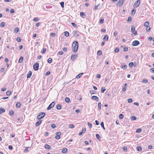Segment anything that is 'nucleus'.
Listing matches in <instances>:
<instances>
[{
  "mask_svg": "<svg viewBox=\"0 0 154 154\" xmlns=\"http://www.w3.org/2000/svg\"><path fill=\"white\" fill-rule=\"evenodd\" d=\"M140 44L139 42L135 40L133 41L132 44V45L134 46H136Z\"/></svg>",
  "mask_w": 154,
  "mask_h": 154,
  "instance_id": "39448f33",
  "label": "nucleus"
},
{
  "mask_svg": "<svg viewBox=\"0 0 154 154\" xmlns=\"http://www.w3.org/2000/svg\"><path fill=\"white\" fill-rule=\"evenodd\" d=\"M52 61V59L51 58H49L48 60V62L49 63H51Z\"/></svg>",
  "mask_w": 154,
  "mask_h": 154,
  "instance_id": "72a5a7b5",
  "label": "nucleus"
},
{
  "mask_svg": "<svg viewBox=\"0 0 154 154\" xmlns=\"http://www.w3.org/2000/svg\"><path fill=\"white\" fill-rule=\"evenodd\" d=\"M8 148L9 149L11 150H12L13 148L12 146L11 145L9 146H8Z\"/></svg>",
  "mask_w": 154,
  "mask_h": 154,
  "instance_id": "69168bd1",
  "label": "nucleus"
},
{
  "mask_svg": "<svg viewBox=\"0 0 154 154\" xmlns=\"http://www.w3.org/2000/svg\"><path fill=\"white\" fill-rule=\"evenodd\" d=\"M58 54L59 55H62L63 54V52L62 51H60L58 52Z\"/></svg>",
  "mask_w": 154,
  "mask_h": 154,
  "instance_id": "e2e57ef3",
  "label": "nucleus"
},
{
  "mask_svg": "<svg viewBox=\"0 0 154 154\" xmlns=\"http://www.w3.org/2000/svg\"><path fill=\"white\" fill-rule=\"evenodd\" d=\"M32 74V72L31 71H29L27 74V78H30Z\"/></svg>",
  "mask_w": 154,
  "mask_h": 154,
  "instance_id": "ddd939ff",
  "label": "nucleus"
},
{
  "mask_svg": "<svg viewBox=\"0 0 154 154\" xmlns=\"http://www.w3.org/2000/svg\"><path fill=\"white\" fill-rule=\"evenodd\" d=\"M123 50L124 51H127L128 50V48L127 47H125L124 48Z\"/></svg>",
  "mask_w": 154,
  "mask_h": 154,
  "instance_id": "864d4df0",
  "label": "nucleus"
},
{
  "mask_svg": "<svg viewBox=\"0 0 154 154\" xmlns=\"http://www.w3.org/2000/svg\"><path fill=\"white\" fill-rule=\"evenodd\" d=\"M5 23L4 22H2L0 25V27H3L5 25Z\"/></svg>",
  "mask_w": 154,
  "mask_h": 154,
  "instance_id": "cd10ccee",
  "label": "nucleus"
},
{
  "mask_svg": "<svg viewBox=\"0 0 154 154\" xmlns=\"http://www.w3.org/2000/svg\"><path fill=\"white\" fill-rule=\"evenodd\" d=\"M115 52H118L119 51V49L118 47H116L115 49Z\"/></svg>",
  "mask_w": 154,
  "mask_h": 154,
  "instance_id": "c85d7f7f",
  "label": "nucleus"
},
{
  "mask_svg": "<svg viewBox=\"0 0 154 154\" xmlns=\"http://www.w3.org/2000/svg\"><path fill=\"white\" fill-rule=\"evenodd\" d=\"M38 67L39 63H35L33 65V68L35 71H37L38 69Z\"/></svg>",
  "mask_w": 154,
  "mask_h": 154,
  "instance_id": "20e7f679",
  "label": "nucleus"
},
{
  "mask_svg": "<svg viewBox=\"0 0 154 154\" xmlns=\"http://www.w3.org/2000/svg\"><path fill=\"white\" fill-rule=\"evenodd\" d=\"M126 86H127V84H125L124 86H123L122 89V91H123L124 92L126 90Z\"/></svg>",
  "mask_w": 154,
  "mask_h": 154,
  "instance_id": "2eb2a0df",
  "label": "nucleus"
},
{
  "mask_svg": "<svg viewBox=\"0 0 154 154\" xmlns=\"http://www.w3.org/2000/svg\"><path fill=\"white\" fill-rule=\"evenodd\" d=\"M42 122V120H39V121L36 122L35 123V126L37 127L38 126L41 124Z\"/></svg>",
  "mask_w": 154,
  "mask_h": 154,
  "instance_id": "f8f14e48",
  "label": "nucleus"
},
{
  "mask_svg": "<svg viewBox=\"0 0 154 154\" xmlns=\"http://www.w3.org/2000/svg\"><path fill=\"white\" fill-rule=\"evenodd\" d=\"M100 125H101V126L103 128L104 130H105V127H104L103 122H101V123L100 124Z\"/></svg>",
  "mask_w": 154,
  "mask_h": 154,
  "instance_id": "c756f323",
  "label": "nucleus"
},
{
  "mask_svg": "<svg viewBox=\"0 0 154 154\" xmlns=\"http://www.w3.org/2000/svg\"><path fill=\"white\" fill-rule=\"evenodd\" d=\"M142 82L143 83H147L148 82V80L146 79H144L142 81Z\"/></svg>",
  "mask_w": 154,
  "mask_h": 154,
  "instance_id": "a878e982",
  "label": "nucleus"
},
{
  "mask_svg": "<svg viewBox=\"0 0 154 154\" xmlns=\"http://www.w3.org/2000/svg\"><path fill=\"white\" fill-rule=\"evenodd\" d=\"M137 149L138 151H141L142 150V148L140 146H138L137 147Z\"/></svg>",
  "mask_w": 154,
  "mask_h": 154,
  "instance_id": "a18cd8bd",
  "label": "nucleus"
},
{
  "mask_svg": "<svg viewBox=\"0 0 154 154\" xmlns=\"http://www.w3.org/2000/svg\"><path fill=\"white\" fill-rule=\"evenodd\" d=\"M83 74V73H81L78 75L76 76V79H79L81 77V76H82V75Z\"/></svg>",
  "mask_w": 154,
  "mask_h": 154,
  "instance_id": "4468645a",
  "label": "nucleus"
},
{
  "mask_svg": "<svg viewBox=\"0 0 154 154\" xmlns=\"http://www.w3.org/2000/svg\"><path fill=\"white\" fill-rule=\"evenodd\" d=\"M23 57H21L19 60L18 62L19 63H21L23 61Z\"/></svg>",
  "mask_w": 154,
  "mask_h": 154,
  "instance_id": "aec40b11",
  "label": "nucleus"
},
{
  "mask_svg": "<svg viewBox=\"0 0 154 154\" xmlns=\"http://www.w3.org/2000/svg\"><path fill=\"white\" fill-rule=\"evenodd\" d=\"M106 90V89H103V87L101 88V92L102 93H103L105 92Z\"/></svg>",
  "mask_w": 154,
  "mask_h": 154,
  "instance_id": "ea45409f",
  "label": "nucleus"
},
{
  "mask_svg": "<svg viewBox=\"0 0 154 154\" xmlns=\"http://www.w3.org/2000/svg\"><path fill=\"white\" fill-rule=\"evenodd\" d=\"M96 137L97 138V139L100 140V135L99 134H96Z\"/></svg>",
  "mask_w": 154,
  "mask_h": 154,
  "instance_id": "4c0bfd02",
  "label": "nucleus"
},
{
  "mask_svg": "<svg viewBox=\"0 0 154 154\" xmlns=\"http://www.w3.org/2000/svg\"><path fill=\"white\" fill-rule=\"evenodd\" d=\"M19 28L18 27H17L16 28H15V29H14V31L16 32H18L19 31Z\"/></svg>",
  "mask_w": 154,
  "mask_h": 154,
  "instance_id": "c9c22d12",
  "label": "nucleus"
},
{
  "mask_svg": "<svg viewBox=\"0 0 154 154\" xmlns=\"http://www.w3.org/2000/svg\"><path fill=\"white\" fill-rule=\"evenodd\" d=\"M79 44L78 42L74 41L72 44V51L74 52H76L78 48Z\"/></svg>",
  "mask_w": 154,
  "mask_h": 154,
  "instance_id": "f257e3e1",
  "label": "nucleus"
},
{
  "mask_svg": "<svg viewBox=\"0 0 154 154\" xmlns=\"http://www.w3.org/2000/svg\"><path fill=\"white\" fill-rule=\"evenodd\" d=\"M132 101V100L131 98H129L128 100V102L129 103H131Z\"/></svg>",
  "mask_w": 154,
  "mask_h": 154,
  "instance_id": "13d9d810",
  "label": "nucleus"
},
{
  "mask_svg": "<svg viewBox=\"0 0 154 154\" xmlns=\"http://www.w3.org/2000/svg\"><path fill=\"white\" fill-rule=\"evenodd\" d=\"M131 19H132V18L131 17H129L127 21L128 22H130L131 21Z\"/></svg>",
  "mask_w": 154,
  "mask_h": 154,
  "instance_id": "c03bdc74",
  "label": "nucleus"
},
{
  "mask_svg": "<svg viewBox=\"0 0 154 154\" xmlns=\"http://www.w3.org/2000/svg\"><path fill=\"white\" fill-rule=\"evenodd\" d=\"M91 99L94 100H95L97 101H98L99 100V98L98 97L95 96H92L91 97Z\"/></svg>",
  "mask_w": 154,
  "mask_h": 154,
  "instance_id": "9d476101",
  "label": "nucleus"
},
{
  "mask_svg": "<svg viewBox=\"0 0 154 154\" xmlns=\"http://www.w3.org/2000/svg\"><path fill=\"white\" fill-rule=\"evenodd\" d=\"M123 114H121L119 115V118L120 119H122L123 118Z\"/></svg>",
  "mask_w": 154,
  "mask_h": 154,
  "instance_id": "a19ab883",
  "label": "nucleus"
},
{
  "mask_svg": "<svg viewBox=\"0 0 154 154\" xmlns=\"http://www.w3.org/2000/svg\"><path fill=\"white\" fill-rule=\"evenodd\" d=\"M88 126L90 128H91L92 127V124H90L89 122L88 123Z\"/></svg>",
  "mask_w": 154,
  "mask_h": 154,
  "instance_id": "680f3d73",
  "label": "nucleus"
},
{
  "mask_svg": "<svg viewBox=\"0 0 154 154\" xmlns=\"http://www.w3.org/2000/svg\"><path fill=\"white\" fill-rule=\"evenodd\" d=\"M46 49L45 48H43L42 51H41V53L42 54H45L46 51Z\"/></svg>",
  "mask_w": 154,
  "mask_h": 154,
  "instance_id": "bb28decb",
  "label": "nucleus"
},
{
  "mask_svg": "<svg viewBox=\"0 0 154 154\" xmlns=\"http://www.w3.org/2000/svg\"><path fill=\"white\" fill-rule=\"evenodd\" d=\"M51 126L52 128H54L56 127V125H55L54 124H52Z\"/></svg>",
  "mask_w": 154,
  "mask_h": 154,
  "instance_id": "774afa93",
  "label": "nucleus"
},
{
  "mask_svg": "<svg viewBox=\"0 0 154 154\" xmlns=\"http://www.w3.org/2000/svg\"><path fill=\"white\" fill-rule=\"evenodd\" d=\"M104 19L103 17H101L100 19V23H103L104 22Z\"/></svg>",
  "mask_w": 154,
  "mask_h": 154,
  "instance_id": "b1692460",
  "label": "nucleus"
},
{
  "mask_svg": "<svg viewBox=\"0 0 154 154\" xmlns=\"http://www.w3.org/2000/svg\"><path fill=\"white\" fill-rule=\"evenodd\" d=\"M65 35L66 36L68 37L69 36V33L67 31H65L64 32Z\"/></svg>",
  "mask_w": 154,
  "mask_h": 154,
  "instance_id": "5701e85b",
  "label": "nucleus"
},
{
  "mask_svg": "<svg viewBox=\"0 0 154 154\" xmlns=\"http://www.w3.org/2000/svg\"><path fill=\"white\" fill-rule=\"evenodd\" d=\"M131 119L132 120H134L136 119V117L135 116H131Z\"/></svg>",
  "mask_w": 154,
  "mask_h": 154,
  "instance_id": "58836bf2",
  "label": "nucleus"
},
{
  "mask_svg": "<svg viewBox=\"0 0 154 154\" xmlns=\"http://www.w3.org/2000/svg\"><path fill=\"white\" fill-rule=\"evenodd\" d=\"M45 113L44 112H41L39 113L37 116V118L40 120L43 118L45 115Z\"/></svg>",
  "mask_w": 154,
  "mask_h": 154,
  "instance_id": "f03ea898",
  "label": "nucleus"
},
{
  "mask_svg": "<svg viewBox=\"0 0 154 154\" xmlns=\"http://www.w3.org/2000/svg\"><path fill=\"white\" fill-rule=\"evenodd\" d=\"M17 40L19 42H20L21 41V39L20 37H17Z\"/></svg>",
  "mask_w": 154,
  "mask_h": 154,
  "instance_id": "8fccbe9b",
  "label": "nucleus"
},
{
  "mask_svg": "<svg viewBox=\"0 0 154 154\" xmlns=\"http://www.w3.org/2000/svg\"><path fill=\"white\" fill-rule=\"evenodd\" d=\"M118 34L117 32L116 31H115L113 33V35L115 36H116Z\"/></svg>",
  "mask_w": 154,
  "mask_h": 154,
  "instance_id": "3c124183",
  "label": "nucleus"
},
{
  "mask_svg": "<svg viewBox=\"0 0 154 154\" xmlns=\"http://www.w3.org/2000/svg\"><path fill=\"white\" fill-rule=\"evenodd\" d=\"M55 104V102L54 101L53 102L51 103L48 107L47 110H50L52 108L54 107Z\"/></svg>",
  "mask_w": 154,
  "mask_h": 154,
  "instance_id": "7ed1b4c3",
  "label": "nucleus"
},
{
  "mask_svg": "<svg viewBox=\"0 0 154 154\" xmlns=\"http://www.w3.org/2000/svg\"><path fill=\"white\" fill-rule=\"evenodd\" d=\"M45 147L46 149H50L51 148L50 146L48 144H45Z\"/></svg>",
  "mask_w": 154,
  "mask_h": 154,
  "instance_id": "412c9836",
  "label": "nucleus"
},
{
  "mask_svg": "<svg viewBox=\"0 0 154 154\" xmlns=\"http://www.w3.org/2000/svg\"><path fill=\"white\" fill-rule=\"evenodd\" d=\"M106 39V41H108V36L107 35H106L103 38V40H105Z\"/></svg>",
  "mask_w": 154,
  "mask_h": 154,
  "instance_id": "dca6fc26",
  "label": "nucleus"
},
{
  "mask_svg": "<svg viewBox=\"0 0 154 154\" xmlns=\"http://www.w3.org/2000/svg\"><path fill=\"white\" fill-rule=\"evenodd\" d=\"M34 21H37L38 20V18L37 17H35L33 19Z\"/></svg>",
  "mask_w": 154,
  "mask_h": 154,
  "instance_id": "4d7b16f0",
  "label": "nucleus"
},
{
  "mask_svg": "<svg viewBox=\"0 0 154 154\" xmlns=\"http://www.w3.org/2000/svg\"><path fill=\"white\" fill-rule=\"evenodd\" d=\"M97 54L99 55H101L102 54V52L101 51H98L97 52Z\"/></svg>",
  "mask_w": 154,
  "mask_h": 154,
  "instance_id": "5fc2aeb1",
  "label": "nucleus"
},
{
  "mask_svg": "<svg viewBox=\"0 0 154 154\" xmlns=\"http://www.w3.org/2000/svg\"><path fill=\"white\" fill-rule=\"evenodd\" d=\"M72 34L74 36H75L76 37H78L79 35V34L78 33V32L77 31H73L72 33Z\"/></svg>",
  "mask_w": 154,
  "mask_h": 154,
  "instance_id": "6e6552de",
  "label": "nucleus"
},
{
  "mask_svg": "<svg viewBox=\"0 0 154 154\" xmlns=\"http://www.w3.org/2000/svg\"><path fill=\"white\" fill-rule=\"evenodd\" d=\"M55 138L56 139H57V140H58V139H60V136H58V135H57L55 137Z\"/></svg>",
  "mask_w": 154,
  "mask_h": 154,
  "instance_id": "052dcab7",
  "label": "nucleus"
},
{
  "mask_svg": "<svg viewBox=\"0 0 154 154\" xmlns=\"http://www.w3.org/2000/svg\"><path fill=\"white\" fill-rule=\"evenodd\" d=\"M1 112L2 113L5 112V110L3 108L0 109Z\"/></svg>",
  "mask_w": 154,
  "mask_h": 154,
  "instance_id": "49530a36",
  "label": "nucleus"
},
{
  "mask_svg": "<svg viewBox=\"0 0 154 154\" xmlns=\"http://www.w3.org/2000/svg\"><path fill=\"white\" fill-rule=\"evenodd\" d=\"M86 131V129L85 128H84L82 129V132L83 133H84Z\"/></svg>",
  "mask_w": 154,
  "mask_h": 154,
  "instance_id": "0e129e2a",
  "label": "nucleus"
},
{
  "mask_svg": "<svg viewBox=\"0 0 154 154\" xmlns=\"http://www.w3.org/2000/svg\"><path fill=\"white\" fill-rule=\"evenodd\" d=\"M90 92L91 94H94L95 93V91L93 90H91L90 91Z\"/></svg>",
  "mask_w": 154,
  "mask_h": 154,
  "instance_id": "f704fd0d",
  "label": "nucleus"
},
{
  "mask_svg": "<svg viewBox=\"0 0 154 154\" xmlns=\"http://www.w3.org/2000/svg\"><path fill=\"white\" fill-rule=\"evenodd\" d=\"M140 0H137L134 4V8H137L140 4Z\"/></svg>",
  "mask_w": 154,
  "mask_h": 154,
  "instance_id": "0eeeda50",
  "label": "nucleus"
},
{
  "mask_svg": "<svg viewBox=\"0 0 154 154\" xmlns=\"http://www.w3.org/2000/svg\"><path fill=\"white\" fill-rule=\"evenodd\" d=\"M69 127L70 128H73L74 127V125H73L70 124L69 125Z\"/></svg>",
  "mask_w": 154,
  "mask_h": 154,
  "instance_id": "338daca9",
  "label": "nucleus"
},
{
  "mask_svg": "<svg viewBox=\"0 0 154 154\" xmlns=\"http://www.w3.org/2000/svg\"><path fill=\"white\" fill-rule=\"evenodd\" d=\"M101 103L100 102H99L98 103V108H99L100 109L101 107Z\"/></svg>",
  "mask_w": 154,
  "mask_h": 154,
  "instance_id": "09e8293b",
  "label": "nucleus"
},
{
  "mask_svg": "<svg viewBox=\"0 0 154 154\" xmlns=\"http://www.w3.org/2000/svg\"><path fill=\"white\" fill-rule=\"evenodd\" d=\"M131 32L133 34L135 35H137V31H135V27L134 26H132L131 28Z\"/></svg>",
  "mask_w": 154,
  "mask_h": 154,
  "instance_id": "423d86ee",
  "label": "nucleus"
},
{
  "mask_svg": "<svg viewBox=\"0 0 154 154\" xmlns=\"http://www.w3.org/2000/svg\"><path fill=\"white\" fill-rule=\"evenodd\" d=\"M60 4L61 5V6L62 8H63L64 7V2H61L60 3Z\"/></svg>",
  "mask_w": 154,
  "mask_h": 154,
  "instance_id": "79ce46f5",
  "label": "nucleus"
},
{
  "mask_svg": "<svg viewBox=\"0 0 154 154\" xmlns=\"http://www.w3.org/2000/svg\"><path fill=\"white\" fill-rule=\"evenodd\" d=\"M65 101L66 102L69 103L70 102V99L69 97H66L65 99Z\"/></svg>",
  "mask_w": 154,
  "mask_h": 154,
  "instance_id": "6ab92c4d",
  "label": "nucleus"
},
{
  "mask_svg": "<svg viewBox=\"0 0 154 154\" xmlns=\"http://www.w3.org/2000/svg\"><path fill=\"white\" fill-rule=\"evenodd\" d=\"M149 22H145V23H144V25L145 26H148L149 24Z\"/></svg>",
  "mask_w": 154,
  "mask_h": 154,
  "instance_id": "473e14b6",
  "label": "nucleus"
},
{
  "mask_svg": "<svg viewBox=\"0 0 154 154\" xmlns=\"http://www.w3.org/2000/svg\"><path fill=\"white\" fill-rule=\"evenodd\" d=\"M21 106V103L20 102H17L16 103V106L17 108L20 107Z\"/></svg>",
  "mask_w": 154,
  "mask_h": 154,
  "instance_id": "f3484780",
  "label": "nucleus"
},
{
  "mask_svg": "<svg viewBox=\"0 0 154 154\" xmlns=\"http://www.w3.org/2000/svg\"><path fill=\"white\" fill-rule=\"evenodd\" d=\"M151 29L150 27L149 26H147L146 28V30L147 31H149Z\"/></svg>",
  "mask_w": 154,
  "mask_h": 154,
  "instance_id": "37998d69",
  "label": "nucleus"
},
{
  "mask_svg": "<svg viewBox=\"0 0 154 154\" xmlns=\"http://www.w3.org/2000/svg\"><path fill=\"white\" fill-rule=\"evenodd\" d=\"M85 14V13L83 12H81L80 13V16L82 17H83Z\"/></svg>",
  "mask_w": 154,
  "mask_h": 154,
  "instance_id": "603ef678",
  "label": "nucleus"
},
{
  "mask_svg": "<svg viewBox=\"0 0 154 154\" xmlns=\"http://www.w3.org/2000/svg\"><path fill=\"white\" fill-rule=\"evenodd\" d=\"M142 129L141 128H139L136 130V132L137 133H139L141 132Z\"/></svg>",
  "mask_w": 154,
  "mask_h": 154,
  "instance_id": "7c9ffc66",
  "label": "nucleus"
},
{
  "mask_svg": "<svg viewBox=\"0 0 154 154\" xmlns=\"http://www.w3.org/2000/svg\"><path fill=\"white\" fill-rule=\"evenodd\" d=\"M127 67V66L126 65H125L124 66H122V68L123 69H125Z\"/></svg>",
  "mask_w": 154,
  "mask_h": 154,
  "instance_id": "de8ad7c7",
  "label": "nucleus"
},
{
  "mask_svg": "<svg viewBox=\"0 0 154 154\" xmlns=\"http://www.w3.org/2000/svg\"><path fill=\"white\" fill-rule=\"evenodd\" d=\"M71 25L74 27H76L77 26L74 23H71Z\"/></svg>",
  "mask_w": 154,
  "mask_h": 154,
  "instance_id": "6e6d98bb",
  "label": "nucleus"
},
{
  "mask_svg": "<svg viewBox=\"0 0 154 154\" xmlns=\"http://www.w3.org/2000/svg\"><path fill=\"white\" fill-rule=\"evenodd\" d=\"M67 150V149L66 148H64L62 149V152L63 153H66Z\"/></svg>",
  "mask_w": 154,
  "mask_h": 154,
  "instance_id": "4be33fe9",
  "label": "nucleus"
},
{
  "mask_svg": "<svg viewBox=\"0 0 154 154\" xmlns=\"http://www.w3.org/2000/svg\"><path fill=\"white\" fill-rule=\"evenodd\" d=\"M77 57V54H72L71 57V59L73 60L76 59Z\"/></svg>",
  "mask_w": 154,
  "mask_h": 154,
  "instance_id": "9b49d317",
  "label": "nucleus"
},
{
  "mask_svg": "<svg viewBox=\"0 0 154 154\" xmlns=\"http://www.w3.org/2000/svg\"><path fill=\"white\" fill-rule=\"evenodd\" d=\"M123 3V0H119L117 4V5L119 6H121L122 5Z\"/></svg>",
  "mask_w": 154,
  "mask_h": 154,
  "instance_id": "1a4fd4ad",
  "label": "nucleus"
},
{
  "mask_svg": "<svg viewBox=\"0 0 154 154\" xmlns=\"http://www.w3.org/2000/svg\"><path fill=\"white\" fill-rule=\"evenodd\" d=\"M10 115L12 116L14 114V111L13 110H11L9 112Z\"/></svg>",
  "mask_w": 154,
  "mask_h": 154,
  "instance_id": "2f4dec72",
  "label": "nucleus"
},
{
  "mask_svg": "<svg viewBox=\"0 0 154 154\" xmlns=\"http://www.w3.org/2000/svg\"><path fill=\"white\" fill-rule=\"evenodd\" d=\"M62 107V105L61 104H59L57 105V109L58 110H60L61 109V107Z\"/></svg>",
  "mask_w": 154,
  "mask_h": 154,
  "instance_id": "a211bd4d",
  "label": "nucleus"
},
{
  "mask_svg": "<svg viewBox=\"0 0 154 154\" xmlns=\"http://www.w3.org/2000/svg\"><path fill=\"white\" fill-rule=\"evenodd\" d=\"M61 133L60 132H58L56 133V135L58 136L61 135Z\"/></svg>",
  "mask_w": 154,
  "mask_h": 154,
  "instance_id": "bf43d9fd",
  "label": "nucleus"
},
{
  "mask_svg": "<svg viewBox=\"0 0 154 154\" xmlns=\"http://www.w3.org/2000/svg\"><path fill=\"white\" fill-rule=\"evenodd\" d=\"M11 94V92L10 91H7L6 92V94L7 95H10Z\"/></svg>",
  "mask_w": 154,
  "mask_h": 154,
  "instance_id": "e433bc0d",
  "label": "nucleus"
},
{
  "mask_svg": "<svg viewBox=\"0 0 154 154\" xmlns=\"http://www.w3.org/2000/svg\"><path fill=\"white\" fill-rule=\"evenodd\" d=\"M129 66L130 68H132L133 67V66L134 65V63H133V62H130L129 63Z\"/></svg>",
  "mask_w": 154,
  "mask_h": 154,
  "instance_id": "393cba45",
  "label": "nucleus"
}]
</instances>
